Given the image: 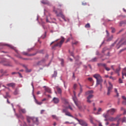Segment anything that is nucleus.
<instances>
[{"label": "nucleus", "instance_id": "nucleus-29", "mask_svg": "<svg viewBox=\"0 0 126 126\" xmlns=\"http://www.w3.org/2000/svg\"><path fill=\"white\" fill-rule=\"evenodd\" d=\"M66 116H69V117H73V116H72L70 112H66V114H65Z\"/></svg>", "mask_w": 126, "mask_h": 126}, {"label": "nucleus", "instance_id": "nucleus-48", "mask_svg": "<svg viewBox=\"0 0 126 126\" xmlns=\"http://www.w3.org/2000/svg\"><path fill=\"white\" fill-rule=\"evenodd\" d=\"M126 48L123 49H122L121 50H120V51H119V53H121V52H124V51H126Z\"/></svg>", "mask_w": 126, "mask_h": 126}, {"label": "nucleus", "instance_id": "nucleus-13", "mask_svg": "<svg viewBox=\"0 0 126 126\" xmlns=\"http://www.w3.org/2000/svg\"><path fill=\"white\" fill-rule=\"evenodd\" d=\"M33 97H34V102L36 103V104H37L38 105H41L42 104V103H43L42 101H38L36 99L35 95H33Z\"/></svg>", "mask_w": 126, "mask_h": 126}, {"label": "nucleus", "instance_id": "nucleus-44", "mask_svg": "<svg viewBox=\"0 0 126 126\" xmlns=\"http://www.w3.org/2000/svg\"><path fill=\"white\" fill-rule=\"evenodd\" d=\"M6 96L7 97H11V96L9 95V93H8V92H6Z\"/></svg>", "mask_w": 126, "mask_h": 126}, {"label": "nucleus", "instance_id": "nucleus-64", "mask_svg": "<svg viewBox=\"0 0 126 126\" xmlns=\"http://www.w3.org/2000/svg\"><path fill=\"white\" fill-rule=\"evenodd\" d=\"M23 54L24 55H28V53L26 52H24Z\"/></svg>", "mask_w": 126, "mask_h": 126}, {"label": "nucleus", "instance_id": "nucleus-14", "mask_svg": "<svg viewBox=\"0 0 126 126\" xmlns=\"http://www.w3.org/2000/svg\"><path fill=\"white\" fill-rule=\"evenodd\" d=\"M118 119V116H117L116 118L109 117L108 120L110 122L116 121Z\"/></svg>", "mask_w": 126, "mask_h": 126}, {"label": "nucleus", "instance_id": "nucleus-21", "mask_svg": "<svg viewBox=\"0 0 126 126\" xmlns=\"http://www.w3.org/2000/svg\"><path fill=\"white\" fill-rule=\"evenodd\" d=\"M19 112L20 113H22L23 114L26 113V109H20Z\"/></svg>", "mask_w": 126, "mask_h": 126}, {"label": "nucleus", "instance_id": "nucleus-3", "mask_svg": "<svg viewBox=\"0 0 126 126\" xmlns=\"http://www.w3.org/2000/svg\"><path fill=\"white\" fill-rule=\"evenodd\" d=\"M93 93H94V92L92 90L86 92V93H85L86 95H89L88 96V97H87V101L88 103H90L92 102V101L90 99L93 98L94 97V95L92 94Z\"/></svg>", "mask_w": 126, "mask_h": 126}, {"label": "nucleus", "instance_id": "nucleus-42", "mask_svg": "<svg viewBox=\"0 0 126 126\" xmlns=\"http://www.w3.org/2000/svg\"><path fill=\"white\" fill-rule=\"evenodd\" d=\"M123 72H124V75L126 76V67H125L124 70H123Z\"/></svg>", "mask_w": 126, "mask_h": 126}, {"label": "nucleus", "instance_id": "nucleus-61", "mask_svg": "<svg viewBox=\"0 0 126 126\" xmlns=\"http://www.w3.org/2000/svg\"><path fill=\"white\" fill-rule=\"evenodd\" d=\"M125 108H124L123 107H122V108H121V110L122 111H125Z\"/></svg>", "mask_w": 126, "mask_h": 126}, {"label": "nucleus", "instance_id": "nucleus-41", "mask_svg": "<svg viewBox=\"0 0 126 126\" xmlns=\"http://www.w3.org/2000/svg\"><path fill=\"white\" fill-rule=\"evenodd\" d=\"M105 69L107 71H109L110 70V68H108V67H107V66H105V67H104Z\"/></svg>", "mask_w": 126, "mask_h": 126}, {"label": "nucleus", "instance_id": "nucleus-8", "mask_svg": "<svg viewBox=\"0 0 126 126\" xmlns=\"http://www.w3.org/2000/svg\"><path fill=\"white\" fill-rule=\"evenodd\" d=\"M64 41V38H63L61 39V41L60 42V43H57V44L55 45L54 46L52 47V49H54L55 47H61L63 43V42Z\"/></svg>", "mask_w": 126, "mask_h": 126}, {"label": "nucleus", "instance_id": "nucleus-51", "mask_svg": "<svg viewBox=\"0 0 126 126\" xmlns=\"http://www.w3.org/2000/svg\"><path fill=\"white\" fill-rule=\"evenodd\" d=\"M63 112L65 113V114H66V113L67 112L66 109H63Z\"/></svg>", "mask_w": 126, "mask_h": 126}, {"label": "nucleus", "instance_id": "nucleus-9", "mask_svg": "<svg viewBox=\"0 0 126 126\" xmlns=\"http://www.w3.org/2000/svg\"><path fill=\"white\" fill-rule=\"evenodd\" d=\"M109 86L108 88V92L107 93V95H110V93L112 92V90L113 89V85H111V83H110V82H108Z\"/></svg>", "mask_w": 126, "mask_h": 126}, {"label": "nucleus", "instance_id": "nucleus-12", "mask_svg": "<svg viewBox=\"0 0 126 126\" xmlns=\"http://www.w3.org/2000/svg\"><path fill=\"white\" fill-rule=\"evenodd\" d=\"M52 101L55 103V104H57L60 102V99L58 97H54L52 100Z\"/></svg>", "mask_w": 126, "mask_h": 126}, {"label": "nucleus", "instance_id": "nucleus-20", "mask_svg": "<svg viewBox=\"0 0 126 126\" xmlns=\"http://www.w3.org/2000/svg\"><path fill=\"white\" fill-rule=\"evenodd\" d=\"M45 91L47 92L48 93H50V94L52 93L51 90L49 88L45 87Z\"/></svg>", "mask_w": 126, "mask_h": 126}, {"label": "nucleus", "instance_id": "nucleus-17", "mask_svg": "<svg viewBox=\"0 0 126 126\" xmlns=\"http://www.w3.org/2000/svg\"><path fill=\"white\" fill-rule=\"evenodd\" d=\"M16 116L19 118H20L22 120H25V118L24 117L23 115L20 114V115L17 114H16Z\"/></svg>", "mask_w": 126, "mask_h": 126}, {"label": "nucleus", "instance_id": "nucleus-10", "mask_svg": "<svg viewBox=\"0 0 126 126\" xmlns=\"http://www.w3.org/2000/svg\"><path fill=\"white\" fill-rule=\"evenodd\" d=\"M76 120L79 122V124L81 125L82 126H88L87 123H86L84 120H79L78 119H76Z\"/></svg>", "mask_w": 126, "mask_h": 126}, {"label": "nucleus", "instance_id": "nucleus-50", "mask_svg": "<svg viewBox=\"0 0 126 126\" xmlns=\"http://www.w3.org/2000/svg\"><path fill=\"white\" fill-rule=\"evenodd\" d=\"M26 71L27 72H30L32 71V70H31V69H28V68H27V69H26Z\"/></svg>", "mask_w": 126, "mask_h": 126}, {"label": "nucleus", "instance_id": "nucleus-47", "mask_svg": "<svg viewBox=\"0 0 126 126\" xmlns=\"http://www.w3.org/2000/svg\"><path fill=\"white\" fill-rule=\"evenodd\" d=\"M88 80L89 81H90V82H92L93 80V78H92V77H89V78H88Z\"/></svg>", "mask_w": 126, "mask_h": 126}, {"label": "nucleus", "instance_id": "nucleus-63", "mask_svg": "<svg viewBox=\"0 0 126 126\" xmlns=\"http://www.w3.org/2000/svg\"><path fill=\"white\" fill-rule=\"evenodd\" d=\"M126 45V41L125 42L122 43V45Z\"/></svg>", "mask_w": 126, "mask_h": 126}, {"label": "nucleus", "instance_id": "nucleus-16", "mask_svg": "<svg viewBox=\"0 0 126 126\" xmlns=\"http://www.w3.org/2000/svg\"><path fill=\"white\" fill-rule=\"evenodd\" d=\"M122 99H124V100L122 101V104L124 105H126V97L124 95H123L122 96Z\"/></svg>", "mask_w": 126, "mask_h": 126}, {"label": "nucleus", "instance_id": "nucleus-59", "mask_svg": "<svg viewBox=\"0 0 126 126\" xmlns=\"http://www.w3.org/2000/svg\"><path fill=\"white\" fill-rule=\"evenodd\" d=\"M116 126V124H114V123H112V124H111L110 125V126Z\"/></svg>", "mask_w": 126, "mask_h": 126}, {"label": "nucleus", "instance_id": "nucleus-15", "mask_svg": "<svg viewBox=\"0 0 126 126\" xmlns=\"http://www.w3.org/2000/svg\"><path fill=\"white\" fill-rule=\"evenodd\" d=\"M7 86L14 88L16 86V84L14 83H9L7 84Z\"/></svg>", "mask_w": 126, "mask_h": 126}, {"label": "nucleus", "instance_id": "nucleus-45", "mask_svg": "<svg viewBox=\"0 0 126 126\" xmlns=\"http://www.w3.org/2000/svg\"><path fill=\"white\" fill-rule=\"evenodd\" d=\"M61 61L62 66H63V62H64L63 60V59H61Z\"/></svg>", "mask_w": 126, "mask_h": 126}, {"label": "nucleus", "instance_id": "nucleus-28", "mask_svg": "<svg viewBox=\"0 0 126 126\" xmlns=\"http://www.w3.org/2000/svg\"><path fill=\"white\" fill-rule=\"evenodd\" d=\"M121 71V68H118L115 70V72L116 73H119L120 71Z\"/></svg>", "mask_w": 126, "mask_h": 126}, {"label": "nucleus", "instance_id": "nucleus-58", "mask_svg": "<svg viewBox=\"0 0 126 126\" xmlns=\"http://www.w3.org/2000/svg\"><path fill=\"white\" fill-rule=\"evenodd\" d=\"M124 71L122 72V79H124Z\"/></svg>", "mask_w": 126, "mask_h": 126}, {"label": "nucleus", "instance_id": "nucleus-31", "mask_svg": "<svg viewBox=\"0 0 126 126\" xmlns=\"http://www.w3.org/2000/svg\"><path fill=\"white\" fill-rule=\"evenodd\" d=\"M57 91H58V94H62V90H61V88H57Z\"/></svg>", "mask_w": 126, "mask_h": 126}, {"label": "nucleus", "instance_id": "nucleus-23", "mask_svg": "<svg viewBox=\"0 0 126 126\" xmlns=\"http://www.w3.org/2000/svg\"><path fill=\"white\" fill-rule=\"evenodd\" d=\"M98 66H103L105 68V67L107 66V64L105 63H98Z\"/></svg>", "mask_w": 126, "mask_h": 126}, {"label": "nucleus", "instance_id": "nucleus-26", "mask_svg": "<svg viewBox=\"0 0 126 126\" xmlns=\"http://www.w3.org/2000/svg\"><path fill=\"white\" fill-rule=\"evenodd\" d=\"M124 24H126V20H125L124 21H122L120 23V26H122Z\"/></svg>", "mask_w": 126, "mask_h": 126}, {"label": "nucleus", "instance_id": "nucleus-4", "mask_svg": "<svg viewBox=\"0 0 126 126\" xmlns=\"http://www.w3.org/2000/svg\"><path fill=\"white\" fill-rule=\"evenodd\" d=\"M61 100L62 102L64 103V105H65L64 106L65 108L66 109L69 108L71 110H73L72 108L70 106L68 103V101L66 99L64 98V97H62Z\"/></svg>", "mask_w": 126, "mask_h": 126}, {"label": "nucleus", "instance_id": "nucleus-6", "mask_svg": "<svg viewBox=\"0 0 126 126\" xmlns=\"http://www.w3.org/2000/svg\"><path fill=\"white\" fill-rule=\"evenodd\" d=\"M73 94L74 95V97H73V99L75 102V104L78 107V109H81L82 107L81 106H80V105L79 104V102H78L77 97L76 96V93L75 91L73 92Z\"/></svg>", "mask_w": 126, "mask_h": 126}, {"label": "nucleus", "instance_id": "nucleus-40", "mask_svg": "<svg viewBox=\"0 0 126 126\" xmlns=\"http://www.w3.org/2000/svg\"><path fill=\"white\" fill-rule=\"evenodd\" d=\"M108 115H109V114H107H107H103V117L104 118H107V117L108 116Z\"/></svg>", "mask_w": 126, "mask_h": 126}, {"label": "nucleus", "instance_id": "nucleus-53", "mask_svg": "<svg viewBox=\"0 0 126 126\" xmlns=\"http://www.w3.org/2000/svg\"><path fill=\"white\" fill-rule=\"evenodd\" d=\"M106 51V48H104L102 50V53H104V52Z\"/></svg>", "mask_w": 126, "mask_h": 126}, {"label": "nucleus", "instance_id": "nucleus-38", "mask_svg": "<svg viewBox=\"0 0 126 126\" xmlns=\"http://www.w3.org/2000/svg\"><path fill=\"white\" fill-rule=\"evenodd\" d=\"M46 36H47V32H45L44 33V35H42V36H41V37L42 38V39H45V38Z\"/></svg>", "mask_w": 126, "mask_h": 126}, {"label": "nucleus", "instance_id": "nucleus-2", "mask_svg": "<svg viewBox=\"0 0 126 126\" xmlns=\"http://www.w3.org/2000/svg\"><path fill=\"white\" fill-rule=\"evenodd\" d=\"M93 76L96 80L95 87H97L98 85L102 84L103 82V79L99 74H94Z\"/></svg>", "mask_w": 126, "mask_h": 126}, {"label": "nucleus", "instance_id": "nucleus-11", "mask_svg": "<svg viewBox=\"0 0 126 126\" xmlns=\"http://www.w3.org/2000/svg\"><path fill=\"white\" fill-rule=\"evenodd\" d=\"M106 32L107 33V41H110L112 40L114 38V35H111L110 37H109L110 35V33H109V32L107 30H106Z\"/></svg>", "mask_w": 126, "mask_h": 126}, {"label": "nucleus", "instance_id": "nucleus-22", "mask_svg": "<svg viewBox=\"0 0 126 126\" xmlns=\"http://www.w3.org/2000/svg\"><path fill=\"white\" fill-rule=\"evenodd\" d=\"M82 63L81 62H79L78 60H76L75 62V64L77 65V66H80L81 64H82Z\"/></svg>", "mask_w": 126, "mask_h": 126}, {"label": "nucleus", "instance_id": "nucleus-60", "mask_svg": "<svg viewBox=\"0 0 126 126\" xmlns=\"http://www.w3.org/2000/svg\"><path fill=\"white\" fill-rule=\"evenodd\" d=\"M45 112L44 110H41V114H43Z\"/></svg>", "mask_w": 126, "mask_h": 126}, {"label": "nucleus", "instance_id": "nucleus-35", "mask_svg": "<svg viewBox=\"0 0 126 126\" xmlns=\"http://www.w3.org/2000/svg\"><path fill=\"white\" fill-rule=\"evenodd\" d=\"M121 43V41H120L119 43L117 45L116 47L118 49H119L121 47L120 44Z\"/></svg>", "mask_w": 126, "mask_h": 126}, {"label": "nucleus", "instance_id": "nucleus-32", "mask_svg": "<svg viewBox=\"0 0 126 126\" xmlns=\"http://www.w3.org/2000/svg\"><path fill=\"white\" fill-rule=\"evenodd\" d=\"M122 120L121 118L119 119L117 122V124H116V126H119L120 124V121Z\"/></svg>", "mask_w": 126, "mask_h": 126}, {"label": "nucleus", "instance_id": "nucleus-43", "mask_svg": "<svg viewBox=\"0 0 126 126\" xmlns=\"http://www.w3.org/2000/svg\"><path fill=\"white\" fill-rule=\"evenodd\" d=\"M78 44V41H75V42H72V45H77Z\"/></svg>", "mask_w": 126, "mask_h": 126}, {"label": "nucleus", "instance_id": "nucleus-54", "mask_svg": "<svg viewBox=\"0 0 126 126\" xmlns=\"http://www.w3.org/2000/svg\"><path fill=\"white\" fill-rule=\"evenodd\" d=\"M102 111V108H98V112H100Z\"/></svg>", "mask_w": 126, "mask_h": 126}, {"label": "nucleus", "instance_id": "nucleus-24", "mask_svg": "<svg viewBox=\"0 0 126 126\" xmlns=\"http://www.w3.org/2000/svg\"><path fill=\"white\" fill-rule=\"evenodd\" d=\"M64 124H73L74 125V126H76V124L73 122L69 123V122H65L64 123Z\"/></svg>", "mask_w": 126, "mask_h": 126}, {"label": "nucleus", "instance_id": "nucleus-30", "mask_svg": "<svg viewBox=\"0 0 126 126\" xmlns=\"http://www.w3.org/2000/svg\"><path fill=\"white\" fill-rule=\"evenodd\" d=\"M85 28H90V23H87L85 26Z\"/></svg>", "mask_w": 126, "mask_h": 126}, {"label": "nucleus", "instance_id": "nucleus-27", "mask_svg": "<svg viewBox=\"0 0 126 126\" xmlns=\"http://www.w3.org/2000/svg\"><path fill=\"white\" fill-rule=\"evenodd\" d=\"M19 94V91L18 89H16L15 91L14 92V95H17Z\"/></svg>", "mask_w": 126, "mask_h": 126}, {"label": "nucleus", "instance_id": "nucleus-49", "mask_svg": "<svg viewBox=\"0 0 126 126\" xmlns=\"http://www.w3.org/2000/svg\"><path fill=\"white\" fill-rule=\"evenodd\" d=\"M77 86V85L76 84H75L74 85L73 88H74V89L75 90H76Z\"/></svg>", "mask_w": 126, "mask_h": 126}, {"label": "nucleus", "instance_id": "nucleus-5", "mask_svg": "<svg viewBox=\"0 0 126 126\" xmlns=\"http://www.w3.org/2000/svg\"><path fill=\"white\" fill-rule=\"evenodd\" d=\"M54 11H55V13L57 14V17H61L62 19H63V20H64V21L65 22H66V20L65 19V16L63 15V11L60 10V12H59V13H58V11L55 10V9H54Z\"/></svg>", "mask_w": 126, "mask_h": 126}, {"label": "nucleus", "instance_id": "nucleus-18", "mask_svg": "<svg viewBox=\"0 0 126 126\" xmlns=\"http://www.w3.org/2000/svg\"><path fill=\"white\" fill-rule=\"evenodd\" d=\"M79 84L80 87V91L79 93L78 94V97H80V94L82 93V92L83 91V90L82 85L80 83Z\"/></svg>", "mask_w": 126, "mask_h": 126}, {"label": "nucleus", "instance_id": "nucleus-1", "mask_svg": "<svg viewBox=\"0 0 126 126\" xmlns=\"http://www.w3.org/2000/svg\"><path fill=\"white\" fill-rule=\"evenodd\" d=\"M27 120L29 126H33V125H31V124L32 121L36 125H38L39 124L38 119L37 118L30 117V116H27Z\"/></svg>", "mask_w": 126, "mask_h": 126}, {"label": "nucleus", "instance_id": "nucleus-25", "mask_svg": "<svg viewBox=\"0 0 126 126\" xmlns=\"http://www.w3.org/2000/svg\"><path fill=\"white\" fill-rule=\"evenodd\" d=\"M97 60V58L94 57V58H93L92 60L91 61V62H96Z\"/></svg>", "mask_w": 126, "mask_h": 126}, {"label": "nucleus", "instance_id": "nucleus-46", "mask_svg": "<svg viewBox=\"0 0 126 126\" xmlns=\"http://www.w3.org/2000/svg\"><path fill=\"white\" fill-rule=\"evenodd\" d=\"M119 83H123V81L121 79V78L119 79Z\"/></svg>", "mask_w": 126, "mask_h": 126}, {"label": "nucleus", "instance_id": "nucleus-62", "mask_svg": "<svg viewBox=\"0 0 126 126\" xmlns=\"http://www.w3.org/2000/svg\"><path fill=\"white\" fill-rule=\"evenodd\" d=\"M98 126H102V124L101 123H99L98 124Z\"/></svg>", "mask_w": 126, "mask_h": 126}, {"label": "nucleus", "instance_id": "nucleus-19", "mask_svg": "<svg viewBox=\"0 0 126 126\" xmlns=\"http://www.w3.org/2000/svg\"><path fill=\"white\" fill-rule=\"evenodd\" d=\"M41 2L43 4H49V2L48 0H42L41 1Z\"/></svg>", "mask_w": 126, "mask_h": 126}, {"label": "nucleus", "instance_id": "nucleus-7", "mask_svg": "<svg viewBox=\"0 0 126 126\" xmlns=\"http://www.w3.org/2000/svg\"><path fill=\"white\" fill-rule=\"evenodd\" d=\"M117 112V109L111 108L107 111V113L110 116H113V115Z\"/></svg>", "mask_w": 126, "mask_h": 126}, {"label": "nucleus", "instance_id": "nucleus-56", "mask_svg": "<svg viewBox=\"0 0 126 126\" xmlns=\"http://www.w3.org/2000/svg\"><path fill=\"white\" fill-rule=\"evenodd\" d=\"M123 114L124 115H126V109L124 111Z\"/></svg>", "mask_w": 126, "mask_h": 126}, {"label": "nucleus", "instance_id": "nucleus-33", "mask_svg": "<svg viewBox=\"0 0 126 126\" xmlns=\"http://www.w3.org/2000/svg\"><path fill=\"white\" fill-rule=\"evenodd\" d=\"M111 30H112L111 31L112 33H115L116 32V30H115V29H114V27H111Z\"/></svg>", "mask_w": 126, "mask_h": 126}, {"label": "nucleus", "instance_id": "nucleus-55", "mask_svg": "<svg viewBox=\"0 0 126 126\" xmlns=\"http://www.w3.org/2000/svg\"><path fill=\"white\" fill-rule=\"evenodd\" d=\"M82 4L83 5H87V2H82Z\"/></svg>", "mask_w": 126, "mask_h": 126}, {"label": "nucleus", "instance_id": "nucleus-36", "mask_svg": "<svg viewBox=\"0 0 126 126\" xmlns=\"http://www.w3.org/2000/svg\"><path fill=\"white\" fill-rule=\"evenodd\" d=\"M122 123H126V118L124 117L122 119Z\"/></svg>", "mask_w": 126, "mask_h": 126}, {"label": "nucleus", "instance_id": "nucleus-37", "mask_svg": "<svg viewBox=\"0 0 126 126\" xmlns=\"http://www.w3.org/2000/svg\"><path fill=\"white\" fill-rule=\"evenodd\" d=\"M4 65L7 66H11V65L9 63H4Z\"/></svg>", "mask_w": 126, "mask_h": 126}, {"label": "nucleus", "instance_id": "nucleus-34", "mask_svg": "<svg viewBox=\"0 0 126 126\" xmlns=\"http://www.w3.org/2000/svg\"><path fill=\"white\" fill-rule=\"evenodd\" d=\"M57 75V73L56 71H54V74H53L52 75V78H56Z\"/></svg>", "mask_w": 126, "mask_h": 126}, {"label": "nucleus", "instance_id": "nucleus-57", "mask_svg": "<svg viewBox=\"0 0 126 126\" xmlns=\"http://www.w3.org/2000/svg\"><path fill=\"white\" fill-rule=\"evenodd\" d=\"M23 126H28L26 124V122H24Z\"/></svg>", "mask_w": 126, "mask_h": 126}, {"label": "nucleus", "instance_id": "nucleus-52", "mask_svg": "<svg viewBox=\"0 0 126 126\" xmlns=\"http://www.w3.org/2000/svg\"><path fill=\"white\" fill-rule=\"evenodd\" d=\"M32 51H33V48L28 49V51L29 52H31Z\"/></svg>", "mask_w": 126, "mask_h": 126}, {"label": "nucleus", "instance_id": "nucleus-39", "mask_svg": "<svg viewBox=\"0 0 126 126\" xmlns=\"http://www.w3.org/2000/svg\"><path fill=\"white\" fill-rule=\"evenodd\" d=\"M4 45H6V46H7V47H10V48H12V49L13 48V46H12V45H9V44H4Z\"/></svg>", "mask_w": 126, "mask_h": 126}]
</instances>
